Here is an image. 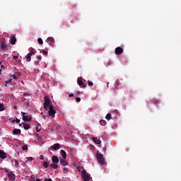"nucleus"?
<instances>
[{
	"instance_id": "1",
	"label": "nucleus",
	"mask_w": 181,
	"mask_h": 181,
	"mask_svg": "<svg viewBox=\"0 0 181 181\" xmlns=\"http://www.w3.org/2000/svg\"><path fill=\"white\" fill-rule=\"evenodd\" d=\"M96 158L98 159V161L100 165H105V160L104 159V156L100 153H97Z\"/></svg>"
},
{
	"instance_id": "2",
	"label": "nucleus",
	"mask_w": 181,
	"mask_h": 181,
	"mask_svg": "<svg viewBox=\"0 0 181 181\" xmlns=\"http://www.w3.org/2000/svg\"><path fill=\"white\" fill-rule=\"evenodd\" d=\"M45 103H44V109L47 111L49 110V107H50V98H48V96H45Z\"/></svg>"
},
{
	"instance_id": "3",
	"label": "nucleus",
	"mask_w": 181,
	"mask_h": 181,
	"mask_svg": "<svg viewBox=\"0 0 181 181\" xmlns=\"http://www.w3.org/2000/svg\"><path fill=\"white\" fill-rule=\"evenodd\" d=\"M21 114L23 115V121L29 122L32 121V115H28V113L21 112Z\"/></svg>"
},
{
	"instance_id": "4",
	"label": "nucleus",
	"mask_w": 181,
	"mask_h": 181,
	"mask_svg": "<svg viewBox=\"0 0 181 181\" xmlns=\"http://www.w3.org/2000/svg\"><path fill=\"white\" fill-rule=\"evenodd\" d=\"M48 114L49 117H54V115L56 114V110H54V108L53 107V105H49Z\"/></svg>"
},
{
	"instance_id": "5",
	"label": "nucleus",
	"mask_w": 181,
	"mask_h": 181,
	"mask_svg": "<svg viewBox=\"0 0 181 181\" xmlns=\"http://www.w3.org/2000/svg\"><path fill=\"white\" fill-rule=\"evenodd\" d=\"M0 49L1 52H6L8 50V44L5 41H2L0 45Z\"/></svg>"
},
{
	"instance_id": "6",
	"label": "nucleus",
	"mask_w": 181,
	"mask_h": 181,
	"mask_svg": "<svg viewBox=\"0 0 181 181\" xmlns=\"http://www.w3.org/2000/svg\"><path fill=\"white\" fill-rule=\"evenodd\" d=\"M82 177L84 181H90V174H88L86 170L82 171Z\"/></svg>"
},
{
	"instance_id": "7",
	"label": "nucleus",
	"mask_w": 181,
	"mask_h": 181,
	"mask_svg": "<svg viewBox=\"0 0 181 181\" xmlns=\"http://www.w3.org/2000/svg\"><path fill=\"white\" fill-rule=\"evenodd\" d=\"M122 53H124V49H122V47H117L115 49V54L117 56H119V54H122Z\"/></svg>"
},
{
	"instance_id": "8",
	"label": "nucleus",
	"mask_w": 181,
	"mask_h": 181,
	"mask_svg": "<svg viewBox=\"0 0 181 181\" xmlns=\"http://www.w3.org/2000/svg\"><path fill=\"white\" fill-rule=\"evenodd\" d=\"M47 42L48 45H50L51 46H54V38L49 37L47 40Z\"/></svg>"
},
{
	"instance_id": "9",
	"label": "nucleus",
	"mask_w": 181,
	"mask_h": 181,
	"mask_svg": "<svg viewBox=\"0 0 181 181\" xmlns=\"http://www.w3.org/2000/svg\"><path fill=\"white\" fill-rule=\"evenodd\" d=\"M51 148L52 149H53V151H59V149H60V144L56 143L54 145H52Z\"/></svg>"
},
{
	"instance_id": "10",
	"label": "nucleus",
	"mask_w": 181,
	"mask_h": 181,
	"mask_svg": "<svg viewBox=\"0 0 181 181\" xmlns=\"http://www.w3.org/2000/svg\"><path fill=\"white\" fill-rule=\"evenodd\" d=\"M33 54H35V52H31L26 55L25 58L27 59V62H30V60H32L31 57H32V56H33Z\"/></svg>"
},
{
	"instance_id": "11",
	"label": "nucleus",
	"mask_w": 181,
	"mask_h": 181,
	"mask_svg": "<svg viewBox=\"0 0 181 181\" xmlns=\"http://www.w3.org/2000/svg\"><path fill=\"white\" fill-rule=\"evenodd\" d=\"M8 176L10 180H15L16 179V175H15V174L12 172L9 173Z\"/></svg>"
},
{
	"instance_id": "12",
	"label": "nucleus",
	"mask_w": 181,
	"mask_h": 181,
	"mask_svg": "<svg viewBox=\"0 0 181 181\" xmlns=\"http://www.w3.org/2000/svg\"><path fill=\"white\" fill-rule=\"evenodd\" d=\"M59 162H60V165H62V166H67V165H69V162L64 160V159L60 158H59Z\"/></svg>"
},
{
	"instance_id": "13",
	"label": "nucleus",
	"mask_w": 181,
	"mask_h": 181,
	"mask_svg": "<svg viewBox=\"0 0 181 181\" xmlns=\"http://www.w3.org/2000/svg\"><path fill=\"white\" fill-rule=\"evenodd\" d=\"M6 153H5L3 150H0V158L1 159H6Z\"/></svg>"
},
{
	"instance_id": "14",
	"label": "nucleus",
	"mask_w": 181,
	"mask_h": 181,
	"mask_svg": "<svg viewBox=\"0 0 181 181\" xmlns=\"http://www.w3.org/2000/svg\"><path fill=\"white\" fill-rule=\"evenodd\" d=\"M21 129H14L13 131V135H21Z\"/></svg>"
},
{
	"instance_id": "15",
	"label": "nucleus",
	"mask_w": 181,
	"mask_h": 181,
	"mask_svg": "<svg viewBox=\"0 0 181 181\" xmlns=\"http://www.w3.org/2000/svg\"><path fill=\"white\" fill-rule=\"evenodd\" d=\"M52 160L54 163H59V157L53 156L52 158Z\"/></svg>"
},
{
	"instance_id": "16",
	"label": "nucleus",
	"mask_w": 181,
	"mask_h": 181,
	"mask_svg": "<svg viewBox=\"0 0 181 181\" xmlns=\"http://www.w3.org/2000/svg\"><path fill=\"white\" fill-rule=\"evenodd\" d=\"M93 141H94L98 145H101V140L100 139H98L97 137H93Z\"/></svg>"
},
{
	"instance_id": "17",
	"label": "nucleus",
	"mask_w": 181,
	"mask_h": 181,
	"mask_svg": "<svg viewBox=\"0 0 181 181\" xmlns=\"http://www.w3.org/2000/svg\"><path fill=\"white\" fill-rule=\"evenodd\" d=\"M10 43L13 45H15V43H16V37L15 36L11 37L10 40Z\"/></svg>"
},
{
	"instance_id": "18",
	"label": "nucleus",
	"mask_w": 181,
	"mask_h": 181,
	"mask_svg": "<svg viewBox=\"0 0 181 181\" xmlns=\"http://www.w3.org/2000/svg\"><path fill=\"white\" fill-rule=\"evenodd\" d=\"M60 152L62 156V159H66V156H67V153H66V151L64 150H61Z\"/></svg>"
},
{
	"instance_id": "19",
	"label": "nucleus",
	"mask_w": 181,
	"mask_h": 181,
	"mask_svg": "<svg viewBox=\"0 0 181 181\" xmlns=\"http://www.w3.org/2000/svg\"><path fill=\"white\" fill-rule=\"evenodd\" d=\"M78 84L81 87V86H83V88H85V87H87V85H84V82H83V81H81L80 79H78Z\"/></svg>"
},
{
	"instance_id": "20",
	"label": "nucleus",
	"mask_w": 181,
	"mask_h": 181,
	"mask_svg": "<svg viewBox=\"0 0 181 181\" xmlns=\"http://www.w3.org/2000/svg\"><path fill=\"white\" fill-rule=\"evenodd\" d=\"M23 125L24 129H25L26 131H28V129H30V125L23 122Z\"/></svg>"
},
{
	"instance_id": "21",
	"label": "nucleus",
	"mask_w": 181,
	"mask_h": 181,
	"mask_svg": "<svg viewBox=\"0 0 181 181\" xmlns=\"http://www.w3.org/2000/svg\"><path fill=\"white\" fill-rule=\"evenodd\" d=\"M50 168H52V169H57V168H59V165L54 163H52L50 165Z\"/></svg>"
},
{
	"instance_id": "22",
	"label": "nucleus",
	"mask_w": 181,
	"mask_h": 181,
	"mask_svg": "<svg viewBox=\"0 0 181 181\" xmlns=\"http://www.w3.org/2000/svg\"><path fill=\"white\" fill-rule=\"evenodd\" d=\"M100 124L102 127H105V125L107 124V122H105V120L101 119V120L100 121Z\"/></svg>"
},
{
	"instance_id": "23",
	"label": "nucleus",
	"mask_w": 181,
	"mask_h": 181,
	"mask_svg": "<svg viewBox=\"0 0 181 181\" xmlns=\"http://www.w3.org/2000/svg\"><path fill=\"white\" fill-rule=\"evenodd\" d=\"M42 166L45 168V169H47V168H49V163L47 161H45Z\"/></svg>"
},
{
	"instance_id": "24",
	"label": "nucleus",
	"mask_w": 181,
	"mask_h": 181,
	"mask_svg": "<svg viewBox=\"0 0 181 181\" xmlns=\"http://www.w3.org/2000/svg\"><path fill=\"white\" fill-rule=\"evenodd\" d=\"M106 119H107V121H110V119H111L112 117H111V114L110 113H107L106 117H105Z\"/></svg>"
},
{
	"instance_id": "25",
	"label": "nucleus",
	"mask_w": 181,
	"mask_h": 181,
	"mask_svg": "<svg viewBox=\"0 0 181 181\" xmlns=\"http://www.w3.org/2000/svg\"><path fill=\"white\" fill-rule=\"evenodd\" d=\"M0 111H5V106L2 103H0Z\"/></svg>"
},
{
	"instance_id": "26",
	"label": "nucleus",
	"mask_w": 181,
	"mask_h": 181,
	"mask_svg": "<svg viewBox=\"0 0 181 181\" xmlns=\"http://www.w3.org/2000/svg\"><path fill=\"white\" fill-rule=\"evenodd\" d=\"M37 42L40 45H43V40H42V38H38Z\"/></svg>"
},
{
	"instance_id": "27",
	"label": "nucleus",
	"mask_w": 181,
	"mask_h": 181,
	"mask_svg": "<svg viewBox=\"0 0 181 181\" xmlns=\"http://www.w3.org/2000/svg\"><path fill=\"white\" fill-rule=\"evenodd\" d=\"M22 149L23 151H28V146L27 145L23 146Z\"/></svg>"
},
{
	"instance_id": "28",
	"label": "nucleus",
	"mask_w": 181,
	"mask_h": 181,
	"mask_svg": "<svg viewBox=\"0 0 181 181\" xmlns=\"http://www.w3.org/2000/svg\"><path fill=\"white\" fill-rule=\"evenodd\" d=\"M88 85L90 87H93V83L92 81H88Z\"/></svg>"
},
{
	"instance_id": "29",
	"label": "nucleus",
	"mask_w": 181,
	"mask_h": 181,
	"mask_svg": "<svg viewBox=\"0 0 181 181\" xmlns=\"http://www.w3.org/2000/svg\"><path fill=\"white\" fill-rule=\"evenodd\" d=\"M25 159H27L26 162H29V160H33V158H32V157H28Z\"/></svg>"
},
{
	"instance_id": "30",
	"label": "nucleus",
	"mask_w": 181,
	"mask_h": 181,
	"mask_svg": "<svg viewBox=\"0 0 181 181\" xmlns=\"http://www.w3.org/2000/svg\"><path fill=\"white\" fill-rule=\"evenodd\" d=\"M16 75L17 77H21V76H22V73L21 72H16Z\"/></svg>"
},
{
	"instance_id": "31",
	"label": "nucleus",
	"mask_w": 181,
	"mask_h": 181,
	"mask_svg": "<svg viewBox=\"0 0 181 181\" xmlns=\"http://www.w3.org/2000/svg\"><path fill=\"white\" fill-rule=\"evenodd\" d=\"M12 82V78L8 79L6 81V84H9V83Z\"/></svg>"
},
{
	"instance_id": "32",
	"label": "nucleus",
	"mask_w": 181,
	"mask_h": 181,
	"mask_svg": "<svg viewBox=\"0 0 181 181\" xmlns=\"http://www.w3.org/2000/svg\"><path fill=\"white\" fill-rule=\"evenodd\" d=\"M12 77H13V80H18V77L16 76V74H13Z\"/></svg>"
},
{
	"instance_id": "33",
	"label": "nucleus",
	"mask_w": 181,
	"mask_h": 181,
	"mask_svg": "<svg viewBox=\"0 0 181 181\" xmlns=\"http://www.w3.org/2000/svg\"><path fill=\"white\" fill-rule=\"evenodd\" d=\"M69 172V168H64L63 173H67Z\"/></svg>"
},
{
	"instance_id": "34",
	"label": "nucleus",
	"mask_w": 181,
	"mask_h": 181,
	"mask_svg": "<svg viewBox=\"0 0 181 181\" xmlns=\"http://www.w3.org/2000/svg\"><path fill=\"white\" fill-rule=\"evenodd\" d=\"M76 103H80V101H81V98H76Z\"/></svg>"
},
{
	"instance_id": "35",
	"label": "nucleus",
	"mask_w": 181,
	"mask_h": 181,
	"mask_svg": "<svg viewBox=\"0 0 181 181\" xmlns=\"http://www.w3.org/2000/svg\"><path fill=\"white\" fill-rule=\"evenodd\" d=\"M42 54H45V56H47V51H46V50H43L42 51Z\"/></svg>"
},
{
	"instance_id": "36",
	"label": "nucleus",
	"mask_w": 181,
	"mask_h": 181,
	"mask_svg": "<svg viewBox=\"0 0 181 181\" xmlns=\"http://www.w3.org/2000/svg\"><path fill=\"white\" fill-rule=\"evenodd\" d=\"M37 59L39 60V61L37 62V64H39V62H40V60H42V57L38 56V57H37Z\"/></svg>"
},
{
	"instance_id": "37",
	"label": "nucleus",
	"mask_w": 181,
	"mask_h": 181,
	"mask_svg": "<svg viewBox=\"0 0 181 181\" xmlns=\"http://www.w3.org/2000/svg\"><path fill=\"white\" fill-rule=\"evenodd\" d=\"M23 95H24V97L29 96V95H30V93H25L23 94Z\"/></svg>"
},
{
	"instance_id": "38",
	"label": "nucleus",
	"mask_w": 181,
	"mask_h": 181,
	"mask_svg": "<svg viewBox=\"0 0 181 181\" xmlns=\"http://www.w3.org/2000/svg\"><path fill=\"white\" fill-rule=\"evenodd\" d=\"M16 124H19L21 122V119L16 118Z\"/></svg>"
},
{
	"instance_id": "39",
	"label": "nucleus",
	"mask_w": 181,
	"mask_h": 181,
	"mask_svg": "<svg viewBox=\"0 0 181 181\" xmlns=\"http://www.w3.org/2000/svg\"><path fill=\"white\" fill-rule=\"evenodd\" d=\"M14 162H15V164L16 165V166H18L19 165V161L18 160H15Z\"/></svg>"
},
{
	"instance_id": "40",
	"label": "nucleus",
	"mask_w": 181,
	"mask_h": 181,
	"mask_svg": "<svg viewBox=\"0 0 181 181\" xmlns=\"http://www.w3.org/2000/svg\"><path fill=\"white\" fill-rule=\"evenodd\" d=\"M40 159L41 160H43L45 159V157L43 156V155H40Z\"/></svg>"
},
{
	"instance_id": "41",
	"label": "nucleus",
	"mask_w": 181,
	"mask_h": 181,
	"mask_svg": "<svg viewBox=\"0 0 181 181\" xmlns=\"http://www.w3.org/2000/svg\"><path fill=\"white\" fill-rule=\"evenodd\" d=\"M43 118L44 119H46L47 118H49V115H44Z\"/></svg>"
},
{
	"instance_id": "42",
	"label": "nucleus",
	"mask_w": 181,
	"mask_h": 181,
	"mask_svg": "<svg viewBox=\"0 0 181 181\" xmlns=\"http://www.w3.org/2000/svg\"><path fill=\"white\" fill-rule=\"evenodd\" d=\"M24 105H25V107H28V105H29V102H25Z\"/></svg>"
},
{
	"instance_id": "43",
	"label": "nucleus",
	"mask_w": 181,
	"mask_h": 181,
	"mask_svg": "<svg viewBox=\"0 0 181 181\" xmlns=\"http://www.w3.org/2000/svg\"><path fill=\"white\" fill-rule=\"evenodd\" d=\"M13 59H14V60H18V56H15V55H14V56L13 57Z\"/></svg>"
},
{
	"instance_id": "44",
	"label": "nucleus",
	"mask_w": 181,
	"mask_h": 181,
	"mask_svg": "<svg viewBox=\"0 0 181 181\" xmlns=\"http://www.w3.org/2000/svg\"><path fill=\"white\" fill-rule=\"evenodd\" d=\"M10 121H11V122H16V119H10Z\"/></svg>"
},
{
	"instance_id": "45",
	"label": "nucleus",
	"mask_w": 181,
	"mask_h": 181,
	"mask_svg": "<svg viewBox=\"0 0 181 181\" xmlns=\"http://www.w3.org/2000/svg\"><path fill=\"white\" fill-rule=\"evenodd\" d=\"M45 181H52V178H49V179L45 178Z\"/></svg>"
},
{
	"instance_id": "46",
	"label": "nucleus",
	"mask_w": 181,
	"mask_h": 181,
	"mask_svg": "<svg viewBox=\"0 0 181 181\" xmlns=\"http://www.w3.org/2000/svg\"><path fill=\"white\" fill-rule=\"evenodd\" d=\"M37 132H40V129L39 127H36Z\"/></svg>"
},
{
	"instance_id": "47",
	"label": "nucleus",
	"mask_w": 181,
	"mask_h": 181,
	"mask_svg": "<svg viewBox=\"0 0 181 181\" xmlns=\"http://www.w3.org/2000/svg\"><path fill=\"white\" fill-rule=\"evenodd\" d=\"M80 94H81L80 91L76 92V95H80Z\"/></svg>"
},
{
	"instance_id": "48",
	"label": "nucleus",
	"mask_w": 181,
	"mask_h": 181,
	"mask_svg": "<svg viewBox=\"0 0 181 181\" xmlns=\"http://www.w3.org/2000/svg\"><path fill=\"white\" fill-rule=\"evenodd\" d=\"M69 97H74V94H69Z\"/></svg>"
},
{
	"instance_id": "49",
	"label": "nucleus",
	"mask_w": 181,
	"mask_h": 181,
	"mask_svg": "<svg viewBox=\"0 0 181 181\" xmlns=\"http://www.w3.org/2000/svg\"><path fill=\"white\" fill-rule=\"evenodd\" d=\"M13 108H14V110H18V106L14 105V106H13Z\"/></svg>"
},
{
	"instance_id": "50",
	"label": "nucleus",
	"mask_w": 181,
	"mask_h": 181,
	"mask_svg": "<svg viewBox=\"0 0 181 181\" xmlns=\"http://www.w3.org/2000/svg\"><path fill=\"white\" fill-rule=\"evenodd\" d=\"M22 125H23V123L19 124V127H21Z\"/></svg>"
},
{
	"instance_id": "51",
	"label": "nucleus",
	"mask_w": 181,
	"mask_h": 181,
	"mask_svg": "<svg viewBox=\"0 0 181 181\" xmlns=\"http://www.w3.org/2000/svg\"><path fill=\"white\" fill-rule=\"evenodd\" d=\"M0 66H2V62H0Z\"/></svg>"
},
{
	"instance_id": "52",
	"label": "nucleus",
	"mask_w": 181,
	"mask_h": 181,
	"mask_svg": "<svg viewBox=\"0 0 181 181\" xmlns=\"http://www.w3.org/2000/svg\"><path fill=\"white\" fill-rule=\"evenodd\" d=\"M1 71H2V69H0V74H1Z\"/></svg>"
},
{
	"instance_id": "53",
	"label": "nucleus",
	"mask_w": 181,
	"mask_h": 181,
	"mask_svg": "<svg viewBox=\"0 0 181 181\" xmlns=\"http://www.w3.org/2000/svg\"><path fill=\"white\" fill-rule=\"evenodd\" d=\"M1 68L4 67V65H1Z\"/></svg>"
},
{
	"instance_id": "54",
	"label": "nucleus",
	"mask_w": 181,
	"mask_h": 181,
	"mask_svg": "<svg viewBox=\"0 0 181 181\" xmlns=\"http://www.w3.org/2000/svg\"><path fill=\"white\" fill-rule=\"evenodd\" d=\"M78 170H80V168H78Z\"/></svg>"
},
{
	"instance_id": "55",
	"label": "nucleus",
	"mask_w": 181,
	"mask_h": 181,
	"mask_svg": "<svg viewBox=\"0 0 181 181\" xmlns=\"http://www.w3.org/2000/svg\"><path fill=\"white\" fill-rule=\"evenodd\" d=\"M78 170H80V168H78Z\"/></svg>"
}]
</instances>
